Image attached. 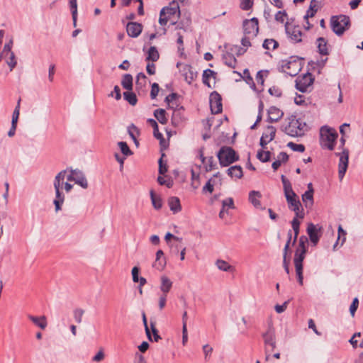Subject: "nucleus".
<instances>
[{
  "instance_id": "nucleus-1",
  "label": "nucleus",
  "mask_w": 363,
  "mask_h": 363,
  "mask_svg": "<svg viewBox=\"0 0 363 363\" xmlns=\"http://www.w3.org/2000/svg\"><path fill=\"white\" fill-rule=\"evenodd\" d=\"M67 169L62 170L55 176L54 179L53 185L55 191V199L53 201V203L56 211L61 210L65 201V195L61 190L64 188L65 191L68 193L73 188V185L69 184L67 180L65 182V179H67Z\"/></svg>"
},
{
  "instance_id": "nucleus-2",
  "label": "nucleus",
  "mask_w": 363,
  "mask_h": 363,
  "mask_svg": "<svg viewBox=\"0 0 363 363\" xmlns=\"http://www.w3.org/2000/svg\"><path fill=\"white\" fill-rule=\"evenodd\" d=\"M281 182L289 208L295 213L296 217H299L301 219L303 218L304 213L301 203L298 196L294 191L291 182L284 175L281 176Z\"/></svg>"
},
{
  "instance_id": "nucleus-3",
  "label": "nucleus",
  "mask_w": 363,
  "mask_h": 363,
  "mask_svg": "<svg viewBox=\"0 0 363 363\" xmlns=\"http://www.w3.org/2000/svg\"><path fill=\"white\" fill-rule=\"evenodd\" d=\"M282 130L291 137H301L307 130V125L296 116H291L288 118L287 123L283 125Z\"/></svg>"
},
{
  "instance_id": "nucleus-4",
  "label": "nucleus",
  "mask_w": 363,
  "mask_h": 363,
  "mask_svg": "<svg viewBox=\"0 0 363 363\" xmlns=\"http://www.w3.org/2000/svg\"><path fill=\"white\" fill-rule=\"evenodd\" d=\"M338 137L337 131L332 128L323 126L320 130V144L323 148L333 150Z\"/></svg>"
},
{
  "instance_id": "nucleus-5",
  "label": "nucleus",
  "mask_w": 363,
  "mask_h": 363,
  "mask_svg": "<svg viewBox=\"0 0 363 363\" xmlns=\"http://www.w3.org/2000/svg\"><path fill=\"white\" fill-rule=\"evenodd\" d=\"M174 16L177 18L180 16V10L179 5L174 1L170 4V6L164 7L160 11L159 23L165 26L168 21H171V24L174 25L177 23V21L173 20Z\"/></svg>"
},
{
  "instance_id": "nucleus-6",
  "label": "nucleus",
  "mask_w": 363,
  "mask_h": 363,
  "mask_svg": "<svg viewBox=\"0 0 363 363\" xmlns=\"http://www.w3.org/2000/svg\"><path fill=\"white\" fill-rule=\"evenodd\" d=\"M345 144V139L344 136H342L340 138V147L342 149V151L340 153H335L337 156L340 157L338 164V177L340 181L342 180L343 177H345L349 162V150L348 149L344 148Z\"/></svg>"
},
{
  "instance_id": "nucleus-7",
  "label": "nucleus",
  "mask_w": 363,
  "mask_h": 363,
  "mask_svg": "<svg viewBox=\"0 0 363 363\" xmlns=\"http://www.w3.org/2000/svg\"><path fill=\"white\" fill-rule=\"evenodd\" d=\"M330 25L333 32L337 35H341L350 26V18L345 15L333 16L330 19Z\"/></svg>"
},
{
  "instance_id": "nucleus-8",
  "label": "nucleus",
  "mask_w": 363,
  "mask_h": 363,
  "mask_svg": "<svg viewBox=\"0 0 363 363\" xmlns=\"http://www.w3.org/2000/svg\"><path fill=\"white\" fill-rule=\"evenodd\" d=\"M220 164L227 167L238 160L235 151L230 147H222L217 154Z\"/></svg>"
},
{
  "instance_id": "nucleus-9",
  "label": "nucleus",
  "mask_w": 363,
  "mask_h": 363,
  "mask_svg": "<svg viewBox=\"0 0 363 363\" xmlns=\"http://www.w3.org/2000/svg\"><path fill=\"white\" fill-rule=\"evenodd\" d=\"M281 71L290 76H296L301 69V60L297 57H291L281 62Z\"/></svg>"
},
{
  "instance_id": "nucleus-10",
  "label": "nucleus",
  "mask_w": 363,
  "mask_h": 363,
  "mask_svg": "<svg viewBox=\"0 0 363 363\" xmlns=\"http://www.w3.org/2000/svg\"><path fill=\"white\" fill-rule=\"evenodd\" d=\"M262 337L264 339L266 359H268L271 353L276 348L277 342L274 329L269 326L267 330L262 335Z\"/></svg>"
},
{
  "instance_id": "nucleus-11",
  "label": "nucleus",
  "mask_w": 363,
  "mask_h": 363,
  "mask_svg": "<svg viewBox=\"0 0 363 363\" xmlns=\"http://www.w3.org/2000/svg\"><path fill=\"white\" fill-rule=\"evenodd\" d=\"M306 254V250H296L295 252L294 263L295 267L296 274L298 284L302 286L303 284V262L305 259Z\"/></svg>"
},
{
  "instance_id": "nucleus-12",
  "label": "nucleus",
  "mask_w": 363,
  "mask_h": 363,
  "mask_svg": "<svg viewBox=\"0 0 363 363\" xmlns=\"http://www.w3.org/2000/svg\"><path fill=\"white\" fill-rule=\"evenodd\" d=\"M314 79L311 73H306L301 77H298L296 80V88L304 93L308 91L312 86Z\"/></svg>"
},
{
  "instance_id": "nucleus-13",
  "label": "nucleus",
  "mask_w": 363,
  "mask_h": 363,
  "mask_svg": "<svg viewBox=\"0 0 363 363\" xmlns=\"http://www.w3.org/2000/svg\"><path fill=\"white\" fill-rule=\"evenodd\" d=\"M285 30L288 37L293 43H300L302 39V32L299 26H296L289 22L285 24Z\"/></svg>"
},
{
  "instance_id": "nucleus-14",
  "label": "nucleus",
  "mask_w": 363,
  "mask_h": 363,
  "mask_svg": "<svg viewBox=\"0 0 363 363\" xmlns=\"http://www.w3.org/2000/svg\"><path fill=\"white\" fill-rule=\"evenodd\" d=\"M67 180L68 182H74L83 189H86L88 187V182L85 176L78 169L70 170L69 173L67 175Z\"/></svg>"
},
{
  "instance_id": "nucleus-15",
  "label": "nucleus",
  "mask_w": 363,
  "mask_h": 363,
  "mask_svg": "<svg viewBox=\"0 0 363 363\" xmlns=\"http://www.w3.org/2000/svg\"><path fill=\"white\" fill-rule=\"evenodd\" d=\"M245 35L257 36L259 32L258 19L255 17L243 21Z\"/></svg>"
},
{
  "instance_id": "nucleus-16",
  "label": "nucleus",
  "mask_w": 363,
  "mask_h": 363,
  "mask_svg": "<svg viewBox=\"0 0 363 363\" xmlns=\"http://www.w3.org/2000/svg\"><path fill=\"white\" fill-rule=\"evenodd\" d=\"M221 100V96L218 92L213 91L211 94L209 103L211 111L213 114H218L222 112L223 105Z\"/></svg>"
},
{
  "instance_id": "nucleus-17",
  "label": "nucleus",
  "mask_w": 363,
  "mask_h": 363,
  "mask_svg": "<svg viewBox=\"0 0 363 363\" xmlns=\"http://www.w3.org/2000/svg\"><path fill=\"white\" fill-rule=\"evenodd\" d=\"M321 227L313 223H308L307 226V234L313 245H316L321 236Z\"/></svg>"
},
{
  "instance_id": "nucleus-18",
  "label": "nucleus",
  "mask_w": 363,
  "mask_h": 363,
  "mask_svg": "<svg viewBox=\"0 0 363 363\" xmlns=\"http://www.w3.org/2000/svg\"><path fill=\"white\" fill-rule=\"evenodd\" d=\"M276 134V128L272 125H269L267 128V130L264 133H263L261 138H260V145L265 148L266 145L274 140Z\"/></svg>"
},
{
  "instance_id": "nucleus-19",
  "label": "nucleus",
  "mask_w": 363,
  "mask_h": 363,
  "mask_svg": "<svg viewBox=\"0 0 363 363\" xmlns=\"http://www.w3.org/2000/svg\"><path fill=\"white\" fill-rule=\"evenodd\" d=\"M143 25L138 22H129L126 25V32L131 38L138 37L143 31Z\"/></svg>"
},
{
  "instance_id": "nucleus-20",
  "label": "nucleus",
  "mask_w": 363,
  "mask_h": 363,
  "mask_svg": "<svg viewBox=\"0 0 363 363\" xmlns=\"http://www.w3.org/2000/svg\"><path fill=\"white\" fill-rule=\"evenodd\" d=\"M180 72L189 84H191L197 76V72H194L192 67L189 65H184Z\"/></svg>"
},
{
  "instance_id": "nucleus-21",
  "label": "nucleus",
  "mask_w": 363,
  "mask_h": 363,
  "mask_svg": "<svg viewBox=\"0 0 363 363\" xmlns=\"http://www.w3.org/2000/svg\"><path fill=\"white\" fill-rule=\"evenodd\" d=\"M261 198L262 194L258 191L253 190L249 193V201L253 205V206L256 208L264 209V208H262L261 205Z\"/></svg>"
},
{
  "instance_id": "nucleus-22",
  "label": "nucleus",
  "mask_w": 363,
  "mask_h": 363,
  "mask_svg": "<svg viewBox=\"0 0 363 363\" xmlns=\"http://www.w3.org/2000/svg\"><path fill=\"white\" fill-rule=\"evenodd\" d=\"M283 115L284 113L281 110L275 106H272L268 110L267 120L270 123L277 122L283 116Z\"/></svg>"
},
{
  "instance_id": "nucleus-23",
  "label": "nucleus",
  "mask_w": 363,
  "mask_h": 363,
  "mask_svg": "<svg viewBox=\"0 0 363 363\" xmlns=\"http://www.w3.org/2000/svg\"><path fill=\"white\" fill-rule=\"evenodd\" d=\"M160 281V290L162 292V294L167 295L172 287L173 283L167 276L164 275L161 277Z\"/></svg>"
},
{
  "instance_id": "nucleus-24",
  "label": "nucleus",
  "mask_w": 363,
  "mask_h": 363,
  "mask_svg": "<svg viewBox=\"0 0 363 363\" xmlns=\"http://www.w3.org/2000/svg\"><path fill=\"white\" fill-rule=\"evenodd\" d=\"M168 205L170 210L174 213H178L182 210L180 200L177 196H172L168 199Z\"/></svg>"
},
{
  "instance_id": "nucleus-25",
  "label": "nucleus",
  "mask_w": 363,
  "mask_h": 363,
  "mask_svg": "<svg viewBox=\"0 0 363 363\" xmlns=\"http://www.w3.org/2000/svg\"><path fill=\"white\" fill-rule=\"evenodd\" d=\"M302 201L306 208L311 209L313 206V194L311 190H307L302 195Z\"/></svg>"
},
{
  "instance_id": "nucleus-26",
  "label": "nucleus",
  "mask_w": 363,
  "mask_h": 363,
  "mask_svg": "<svg viewBox=\"0 0 363 363\" xmlns=\"http://www.w3.org/2000/svg\"><path fill=\"white\" fill-rule=\"evenodd\" d=\"M227 172L232 178L240 179L243 176L242 169L239 165H235L228 168Z\"/></svg>"
},
{
  "instance_id": "nucleus-27",
  "label": "nucleus",
  "mask_w": 363,
  "mask_h": 363,
  "mask_svg": "<svg viewBox=\"0 0 363 363\" xmlns=\"http://www.w3.org/2000/svg\"><path fill=\"white\" fill-rule=\"evenodd\" d=\"M223 60L224 61V63L228 67L232 68L235 67L237 64V60L233 54L226 52L223 55Z\"/></svg>"
},
{
  "instance_id": "nucleus-28",
  "label": "nucleus",
  "mask_w": 363,
  "mask_h": 363,
  "mask_svg": "<svg viewBox=\"0 0 363 363\" xmlns=\"http://www.w3.org/2000/svg\"><path fill=\"white\" fill-rule=\"evenodd\" d=\"M318 52L322 55H328L329 54L328 49V43L324 38H318L317 39Z\"/></svg>"
},
{
  "instance_id": "nucleus-29",
  "label": "nucleus",
  "mask_w": 363,
  "mask_h": 363,
  "mask_svg": "<svg viewBox=\"0 0 363 363\" xmlns=\"http://www.w3.org/2000/svg\"><path fill=\"white\" fill-rule=\"evenodd\" d=\"M29 319L37 326L44 330L47 327V320L45 316L36 317L29 315Z\"/></svg>"
},
{
  "instance_id": "nucleus-30",
  "label": "nucleus",
  "mask_w": 363,
  "mask_h": 363,
  "mask_svg": "<svg viewBox=\"0 0 363 363\" xmlns=\"http://www.w3.org/2000/svg\"><path fill=\"white\" fill-rule=\"evenodd\" d=\"M154 116L161 124H166L168 121V119L166 117V111L164 109H156L154 111Z\"/></svg>"
},
{
  "instance_id": "nucleus-31",
  "label": "nucleus",
  "mask_w": 363,
  "mask_h": 363,
  "mask_svg": "<svg viewBox=\"0 0 363 363\" xmlns=\"http://www.w3.org/2000/svg\"><path fill=\"white\" fill-rule=\"evenodd\" d=\"M160 57L159 52L155 46H152L149 48L147 52V56L146 57L147 61L156 62Z\"/></svg>"
},
{
  "instance_id": "nucleus-32",
  "label": "nucleus",
  "mask_w": 363,
  "mask_h": 363,
  "mask_svg": "<svg viewBox=\"0 0 363 363\" xmlns=\"http://www.w3.org/2000/svg\"><path fill=\"white\" fill-rule=\"evenodd\" d=\"M147 123L150 125H151L153 128V134L154 136L159 140H163V135L161 133L159 132L158 125L155 120L152 118L147 119Z\"/></svg>"
},
{
  "instance_id": "nucleus-33",
  "label": "nucleus",
  "mask_w": 363,
  "mask_h": 363,
  "mask_svg": "<svg viewBox=\"0 0 363 363\" xmlns=\"http://www.w3.org/2000/svg\"><path fill=\"white\" fill-rule=\"evenodd\" d=\"M123 87L128 91L133 89V77L130 74H125L121 81Z\"/></svg>"
},
{
  "instance_id": "nucleus-34",
  "label": "nucleus",
  "mask_w": 363,
  "mask_h": 363,
  "mask_svg": "<svg viewBox=\"0 0 363 363\" xmlns=\"http://www.w3.org/2000/svg\"><path fill=\"white\" fill-rule=\"evenodd\" d=\"M216 264L220 270L223 272H232L234 270V267L232 265L223 259H218Z\"/></svg>"
},
{
  "instance_id": "nucleus-35",
  "label": "nucleus",
  "mask_w": 363,
  "mask_h": 363,
  "mask_svg": "<svg viewBox=\"0 0 363 363\" xmlns=\"http://www.w3.org/2000/svg\"><path fill=\"white\" fill-rule=\"evenodd\" d=\"M150 198L153 207L157 210L160 209L162 206V201L160 196L155 195L152 190L150 191Z\"/></svg>"
},
{
  "instance_id": "nucleus-36",
  "label": "nucleus",
  "mask_w": 363,
  "mask_h": 363,
  "mask_svg": "<svg viewBox=\"0 0 363 363\" xmlns=\"http://www.w3.org/2000/svg\"><path fill=\"white\" fill-rule=\"evenodd\" d=\"M128 131L130 137L133 140L135 145H138V142L137 140V136H138L140 134L138 128L134 124H131L128 127Z\"/></svg>"
},
{
  "instance_id": "nucleus-37",
  "label": "nucleus",
  "mask_w": 363,
  "mask_h": 363,
  "mask_svg": "<svg viewBox=\"0 0 363 363\" xmlns=\"http://www.w3.org/2000/svg\"><path fill=\"white\" fill-rule=\"evenodd\" d=\"M216 74V73L210 69L204 70L202 76L203 83L207 85L208 87H211L209 79L212 77H215Z\"/></svg>"
},
{
  "instance_id": "nucleus-38",
  "label": "nucleus",
  "mask_w": 363,
  "mask_h": 363,
  "mask_svg": "<svg viewBox=\"0 0 363 363\" xmlns=\"http://www.w3.org/2000/svg\"><path fill=\"white\" fill-rule=\"evenodd\" d=\"M123 97L130 105L134 106L137 104V97L135 94L132 91H125L123 93Z\"/></svg>"
},
{
  "instance_id": "nucleus-39",
  "label": "nucleus",
  "mask_w": 363,
  "mask_h": 363,
  "mask_svg": "<svg viewBox=\"0 0 363 363\" xmlns=\"http://www.w3.org/2000/svg\"><path fill=\"white\" fill-rule=\"evenodd\" d=\"M279 46L278 42L274 39H266L262 45V47L266 50H274Z\"/></svg>"
},
{
  "instance_id": "nucleus-40",
  "label": "nucleus",
  "mask_w": 363,
  "mask_h": 363,
  "mask_svg": "<svg viewBox=\"0 0 363 363\" xmlns=\"http://www.w3.org/2000/svg\"><path fill=\"white\" fill-rule=\"evenodd\" d=\"M178 98V94L176 93H172L165 98V101L167 103L169 107L173 108L174 105L178 106L176 99Z\"/></svg>"
},
{
  "instance_id": "nucleus-41",
  "label": "nucleus",
  "mask_w": 363,
  "mask_h": 363,
  "mask_svg": "<svg viewBox=\"0 0 363 363\" xmlns=\"http://www.w3.org/2000/svg\"><path fill=\"white\" fill-rule=\"evenodd\" d=\"M271 152L269 151H258L257 157L262 162H267L269 161Z\"/></svg>"
},
{
  "instance_id": "nucleus-42",
  "label": "nucleus",
  "mask_w": 363,
  "mask_h": 363,
  "mask_svg": "<svg viewBox=\"0 0 363 363\" xmlns=\"http://www.w3.org/2000/svg\"><path fill=\"white\" fill-rule=\"evenodd\" d=\"M118 145L120 147L121 152L124 155L129 156L133 154V152L130 150L128 144L125 142H118Z\"/></svg>"
},
{
  "instance_id": "nucleus-43",
  "label": "nucleus",
  "mask_w": 363,
  "mask_h": 363,
  "mask_svg": "<svg viewBox=\"0 0 363 363\" xmlns=\"http://www.w3.org/2000/svg\"><path fill=\"white\" fill-rule=\"evenodd\" d=\"M308 238L305 235H302L299 238L298 240V245L296 248V250H307V245H308Z\"/></svg>"
},
{
  "instance_id": "nucleus-44",
  "label": "nucleus",
  "mask_w": 363,
  "mask_h": 363,
  "mask_svg": "<svg viewBox=\"0 0 363 363\" xmlns=\"http://www.w3.org/2000/svg\"><path fill=\"white\" fill-rule=\"evenodd\" d=\"M9 57L8 60H6V62L10 68V71H12L13 69V68L16 66L17 61L16 60V56H15L14 52L9 53Z\"/></svg>"
},
{
  "instance_id": "nucleus-45",
  "label": "nucleus",
  "mask_w": 363,
  "mask_h": 363,
  "mask_svg": "<svg viewBox=\"0 0 363 363\" xmlns=\"http://www.w3.org/2000/svg\"><path fill=\"white\" fill-rule=\"evenodd\" d=\"M291 235H292V233H291V230H290L288 232V240H287L286 243V245L284 246V248L283 259H289L287 258V255H288V253L289 252V245H290V242L291 240Z\"/></svg>"
},
{
  "instance_id": "nucleus-46",
  "label": "nucleus",
  "mask_w": 363,
  "mask_h": 363,
  "mask_svg": "<svg viewBox=\"0 0 363 363\" xmlns=\"http://www.w3.org/2000/svg\"><path fill=\"white\" fill-rule=\"evenodd\" d=\"M287 146L296 152H303L305 150V146L302 144H296L293 142H289L287 144Z\"/></svg>"
},
{
  "instance_id": "nucleus-47",
  "label": "nucleus",
  "mask_w": 363,
  "mask_h": 363,
  "mask_svg": "<svg viewBox=\"0 0 363 363\" xmlns=\"http://www.w3.org/2000/svg\"><path fill=\"white\" fill-rule=\"evenodd\" d=\"M84 311L82 308H77L74 311V318L77 323H81Z\"/></svg>"
},
{
  "instance_id": "nucleus-48",
  "label": "nucleus",
  "mask_w": 363,
  "mask_h": 363,
  "mask_svg": "<svg viewBox=\"0 0 363 363\" xmlns=\"http://www.w3.org/2000/svg\"><path fill=\"white\" fill-rule=\"evenodd\" d=\"M146 84V76L144 73H139L136 77V86L142 87Z\"/></svg>"
},
{
  "instance_id": "nucleus-49",
  "label": "nucleus",
  "mask_w": 363,
  "mask_h": 363,
  "mask_svg": "<svg viewBox=\"0 0 363 363\" xmlns=\"http://www.w3.org/2000/svg\"><path fill=\"white\" fill-rule=\"evenodd\" d=\"M164 156V154L163 153L162 155V157L159 160V173L160 174H164L167 172V165L166 163L163 162V157Z\"/></svg>"
},
{
  "instance_id": "nucleus-50",
  "label": "nucleus",
  "mask_w": 363,
  "mask_h": 363,
  "mask_svg": "<svg viewBox=\"0 0 363 363\" xmlns=\"http://www.w3.org/2000/svg\"><path fill=\"white\" fill-rule=\"evenodd\" d=\"M166 265V259L165 258L160 259V260L157 261L153 263L152 267L155 269H157L159 271H162Z\"/></svg>"
},
{
  "instance_id": "nucleus-51",
  "label": "nucleus",
  "mask_w": 363,
  "mask_h": 363,
  "mask_svg": "<svg viewBox=\"0 0 363 363\" xmlns=\"http://www.w3.org/2000/svg\"><path fill=\"white\" fill-rule=\"evenodd\" d=\"M345 235H346V232L342 229L341 225H339V227H338V238H337L336 242L335 243V245L333 246V250H335L337 245H338V240L340 239L341 236H343V239H342L341 245L344 243V242L345 241V239H346Z\"/></svg>"
},
{
  "instance_id": "nucleus-52",
  "label": "nucleus",
  "mask_w": 363,
  "mask_h": 363,
  "mask_svg": "<svg viewBox=\"0 0 363 363\" xmlns=\"http://www.w3.org/2000/svg\"><path fill=\"white\" fill-rule=\"evenodd\" d=\"M359 306V299L356 297L353 299L352 304L350 307V312L352 317L354 316L355 312Z\"/></svg>"
},
{
  "instance_id": "nucleus-53",
  "label": "nucleus",
  "mask_w": 363,
  "mask_h": 363,
  "mask_svg": "<svg viewBox=\"0 0 363 363\" xmlns=\"http://www.w3.org/2000/svg\"><path fill=\"white\" fill-rule=\"evenodd\" d=\"M204 164H206V172L212 171L216 166V164L214 163L213 157H207V162H206V163Z\"/></svg>"
},
{
  "instance_id": "nucleus-54",
  "label": "nucleus",
  "mask_w": 363,
  "mask_h": 363,
  "mask_svg": "<svg viewBox=\"0 0 363 363\" xmlns=\"http://www.w3.org/2000/svg\"><path fill=\"white\" fill-rule=\"evenodd\" d=\"M222 207L233 209L235 208L234 201L232 198H228L222 201Z\"/></svg>"
},
{
  "instance_id": "nucleus-55",
  "label": "nucleus",
  "mask_w": 363,
  "mask_h": 363,
  "mask_svg": "<svg viewBox=\"0 0 363 363\" xmlns=\"http://www.w3.org/2000/svg\"><path fill=\"white\" fill-rule=\"evenodd\" d=\"M160 91V86L157 83H153L152 84L151 91H150V97L152 99H154L157 96Z\"/></svg>"
},
{
  "instance_id": "nucleus-56",
  "label": "nucleus",
  "mask_w": 363,
  "mask_h": 363,
  "mask_svg": "<svg viewBox=\"0 0 363 363\" xmlns=\"http://www.w3.org/2000/svg\"><path fill=\"white\" fill-rule=\"evenodd\" d=\"M150 328L154 336V340L155 342H157L160 339H161V337L158 334L157 329L156 328L155 322H153L152 320L150 321Z\"/></svg>"
},
{
  "instance_id": "nucleus-57",
  "label": "nucleus",
  "mask_w": 363,
  "mask_h": 363,
  "mask_svg": "<svg viewBox=\"0 0 363 363\" xmlns=\"http://www.w3.org/2000/svg\"><path fill=\"white\" fill-rule=\"evenodd\" d=\"M315 2V0H312L311 2L310 7L308 10L306 12V14L304 16V19H308L309 18H311L314 16L316 10L313 9V4Z\"/></svg>"
},
{
  "instance_id": "nucleus-58",
  "label": "nucleus",
  "mask_w": 363,
  "mask_h": 363,
  "mask_svg": "<svg viewBox=\"0 0 363 363\" xmlns=\"http://www.w3.org/2000/svg\"><path fill=\"white\" fill-rule=\"evenodd\" d=\"M287 16V13L285 11H279L275 15V19L278 22L283 23Z\"/></svg>"
},
{
  "instance_id": "nucleus-59",
  "label": "nucleus",
  "mask_w": 363,
  "mask_h": 363,
  "mask_svg": "<svg viewBox=\"0 0 363 363\" xmlns=\"http://www.w3.org/2000/svg\"><path fill=\"white\" fill-rule=\"evenodd\" d=\"M253 5V0H243L241 2L240 7L244 11H247L252 8Z\"/></svg>"
},
{
  "instance_id": "nucleus-60",
  "label": "nucleus",
  "mask_w": 363,
  "mask_h": 363,
  "mask_svg": "<svg viewBox=\"0 0 363 363\" xmlns=\"http://www.w3.org/2000/svg\"><path fill=\"white\" fill-rule=\"evenodd\" d=\"M289 303V300L284 302V303L282 305H278V304L276 305L274 307L276 312L277 313H283L286 309Z\"/></svg>"
},
{
  "instance_id": "nucleus-61",
  "label": "nucleus",
  "mask_w": 363,
  "mask_h": 363,
  "mask_svg": "<svg viewBox=\"0 0 363 363\" xmlns=\"http://www.w3.org/2000/svg\"><path fill=\"white\" fill-rule=\"evenodd\" d=\"M12 45H13V40H11L9 41V43L4 45V49L1 52L6 56H7V55H9V53L13 52L11 51Z\"/></svg>"
},
{
  "instance_id": "nucleus-62",
  "label": "nucleus",
  "mask_w": 363,
  "mask_h": 363,
  "mask_svg": "<svg viewBox=\"0 0 363 363\" xmlns=\"http://www.w3.org/2000/svg\"><path fill=\"white\" fill-rule=\"evenodd\" d=\"M157 182L160 185H166L167 187L170 188L172 186V181L166 180L164 177L159 176L157 177Z\"/></svg>"
},
{
  "instance_id": "nucleus-63",
  "label": "nucleus",
  "mask_w": 363,
  "mask_h": 363,
  "mask_svg": "<svg viewBox=\"0 0 363 363\" xmlns=\"http://www.w3.org/2000/svg\"><path fill=\"white\" fill-rule=\"evenodd\" d=\"M139 272H140V269L138 267H134L133 269H132V277H133V282L135 283H138V280L139 279Z\"/></svg>"
},
{
  "instance_id": "nucleus-64",
  "label": "nucleus",
  "mask_w": 363,
  "mask_h": 363,
  "mask_svg": "<svg viewBox=\"0 0 363 363\" xmlns=\"http://www.w3.org/2000/svg\"><path fill=\"white\" fill-rule=\"evenodd\" d=\"M269 93L272 96H274L277 97H279L281 95V91L276 86H272V87L269 88Z\"/></svg>"
}]
</instances>
